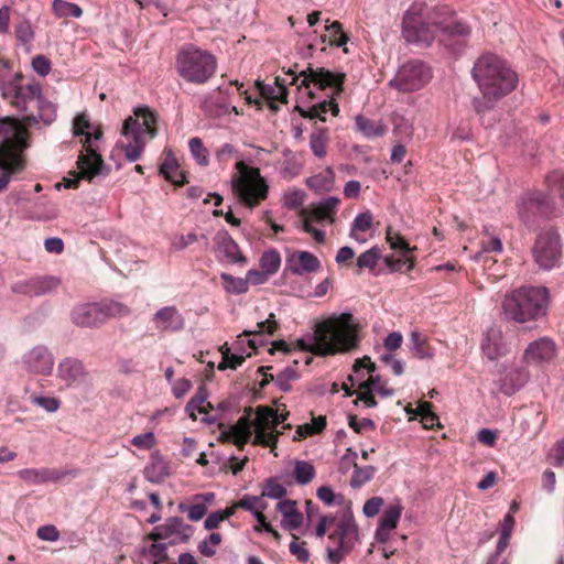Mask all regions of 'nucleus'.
I'll use <instances>...</instances> for the list:
<instances>
[{
	"mask_svg": "<svg viewBox=\"0 0 564 564\" xmlns=\"http://www.w3.org/2000/svg\"><path fill=\"white\" fill-rule=\"evenodd\" d=\"M375 467L367 466V467H359L357 464H355V470L351 477V486L352 487H360L367 481H369L373 475H375Z\"/></svg>",
	"mask_w": 564,
	"mask_h": 564,
	"instance_id": "obj_53",
	"label": "nucleus"
},
{
	"mask_svg": "<svg viewBox=\"0 0 564 564\" xmlns=\"http://www.w3.org/2000/svg\"><path fill=\"white\" fill-rule=\"evenodd\" d=\"M557 356V346L550 337H541L529 344L523 354L527 364L542 365L553 361Z\"/></svg>",
	"mask_w": 564,
	"mask_h": 564,
	"instance_id": "obj_18",
	"label": "nucleus"
},
{
	"mask_svg": "<svg viewBox=\"0 0 564 564\" xmlns=\"http://www.w3.org/2000/svg\"><path fill=\"white\" fill-rule=\"evenodd\" d=\"M280 325L275 318V314L270 313L265 321L257 323V328L254 330H245L242 335L252 336V335H273Z\"/></svg>",
	"mask_w": 564,
	"mask_h": 564,
	"instance_id": "obj_47",
	"label": "nucleus"
},
{
	"mask_svg": "<svg viewBox=\"0 0 564 564\" xmlns=\"http://www.w3.org/2000/svg\"><path fill=\"white\" fill-rule=\"evenodd\" d=\"M160 173L164 178L177 186H183L187 183L185 175L178 172V164L175 158L167 156L160 166Z\"/></svg>",
	"mask_w": 564,
	"mask_h": 564,
	"instance_id": "obj_30",
	"label": "nucleus"
},
{
	"mask_svg": "<svg viewBox=\"0 0 564 564\" xmlns=\"http://www.w3.org/2000/svg\"><path fill=\"white\" fill-rule=\"evenodd\" d=\"M471 77L481 96L473 99L477 115L484 116L510 95L518 86V74L509 63L495 53H484L474 63Z\"/></svg>",
	"mask_w": 564,
	"mask_h": 564,
	"instance_id": "obj_1",
	"label": "nucleus"
},
{
	"mask_svg": "<svg viewBox=\"0 0 564 564\" xmlns=\"http://www.w3.org/2000/svg\"><path fill=\"white\" fill-rule=\"evenodd\" d=\"M215 497L214 492L195 495L191 506L184 503L180 505V511L187 512V517L191 521H199L206 514L207 507L214 502Z\"/></svg>",
	"mask_w": 564,
	"mask_h": 564,
	"instance_id": "obj_26",
	"label": "nucleus"
},
{
	"mask_svg": "<svg viewBox=\"0 0 564 564\" xmlns=\"http://www.w3.org/2000/svg\"><path fill=\"white\" fill-rule=\"evenodd\" d=\"M15 39L22 45H28L33 41L34 31L28 20H23L15 25Z\"/></svg>",
	"mask_w": 564,
	"mask_h": 564,
	"instance_id": "obj_55",
	"label": "nucleus"
},
{
	"mask_svg": "<svg viewBox=\"0 0 564 564\" xmlns=\"http://www.w3.org/2000/svg\"><path fill=\"white\" fill-rule=\"evenodd\" d=\"M316 475L314 466L306 460H296L293 477L299 485L310 484Z\"/></svg>",
	"mask_w": 564,
	"mask_h": 564,
	"instance_id": "obj_39",
	"label": "nucleus"
},
{
	"mask_svg": "<svg viewBox=\"0 0 564 564\" xmlns=\"http://www.w3.org/2000/svg\"><path fill=\"white\" fill-rule=\"evenodd\" d=\"M340 200L336 197H328L324 199L318 206L312 210V217L317 221H334V215Z\"/></svg>",
	"mask_w": 564,
	"mask_h": 564,
	"instance_id": "obj_32",
	"label": "nucleus"
},
{
	"mask_svg": "<svg viewBox=\"0 0 564 564\" xmlns=\"http://www.w3.org/2000/svg\"><path fill=\"white\" fill-rule=\"evenodd\" d=\"M256 84L259 88V93H260L261 97L264 98L265 100L273 99V100H279L280 102H283V104L288 102V89H286L284 79L280 78V77H275L274 86L265 85L261 82H257Z\"/></svg>",
	"mask_w": 564,
	"mask_h": 564,
	"instance_id": "obj_27",
	"label": "nucleus"
},
{
	"mask_svg": "<svg viewBox=\"0 0 564 564\" xmlns=\"http://www.w3.org/2000/svg\"><path fill=\"white\" fill-rule=\"evenodd\" d=\"M57 377L63 380L67 387H70L86 382L88 372L80 360L76 358H65L58 364Z\"/></svg>",
	"mask_w": 564,
	"mask_h": 564,
	"instance_id": "obj_23",
	"label": "nucleus"
},
{
	"mask_svg": "<svg viewBox=\"0 0 564 564\" xmlns=\"http://www.w3.org/2000/svg\"><path fill=\"white\" fill-rule=\"evenodd\" d=\"M102 137L100 129L94 132H87L85 138L82 140L83 149L85 153H80L77 159V167L82 171V176L87 177L91 181L95 176L100 174L104 166V160L101 155L93 145V140H99Z\"/></svg>",
	"mask_w": 564,
	"mask_h": 564,
	"instance_id": "obj_15",
	"label": "nucleus"
},
{
	"mask_svg": "<svg viewBox=\"0 0 564 564\" xmlns=\"http://www.w3.org/2000/svg\"><path fill=\"white\" fill-rule=\"evenodd\" d=\"M155 329L159 332H180L185 326V321L175 306L160 308L152 318Z\"/></svg>",
	"mask_w": 564,
	"mask_h": 564,
	"instance_id": "obj_24",
	"label": "nucleus"
},
{
	"mask_svg": "<svg viewBox=\"0 0 564 564\" xmlns=\"http://www.w3.org/2000/svg\"><path fill=\"white\" fill-rule=\"evenodd\" d=\"M328 35L322 36L323 42H325V37L328 36V43L332 46H343L347 43L348 36L343 31V25L339 21L332 22L328 26H326Z\"/></svg>",
	"mask_w": 564,
	"mask_h": 564,
	"instance_id": "obj_43",
	"label": "nucleus"
},
{
	"mask_svg": "<svg viewBox=\"0 0 564 564\" xmlns=\"http://www.w3.org/2000/svg\"><path fill=\"white\" fill-rule=\"evenodd\" d=\"M261 498L282 499L286 496V488L275 478H269L262 484Z\"/></svg>",
	"mask_w": 564,
	"mask_h": 564,
	"instance_id": "obj_46",
	"label": "nucleus"
},
{
	"mask_svg": "<svg viewBox=\"0 0 564 564\" xmlns=\"http://www.w3.org/2000/svg\"><path fill=\"white\" fill-rule=\"evenodd\" d=\"M536 264L545 270L554 268L562 256V245L558 232L553 228L542 230L532 249Z\"/></svg>",
	"mask_w": 564,
	"mask_h": 564,
	"instance_id": "obj_12",
	"label": "nucleus"
},
{
	"mask_svg": "<svg viewBox=\"0 0 564 564\" xmlns=\"http://www.w3.org/2000/svg\"><path fill=\"white\" fill-rule=\"evenodd\" d=\"M281 265V257L280 253L274 250L265 251L260 259V267L264 270L269 275H272L278 272Z\"/></svg>",
	"mask_w": 564,
	"mask_h": 564,
	"instance_id": "obj_48",
	"label": "nucleus"
},
{
	"mask_svg": "<svg viewBox=\"0 0 564 564\" xmlns=\"http://www.w3.org/2000/svg\"><path fill=\"white\" fill-rule=\"evenodd\" d=\"M384 262L391 271H402L403 267H406V271H411L415 265V259L413 257L395 259L393 256H388L384 258Z\"/></svg>",
	"mask_w": 564,
	"mask_h": 564,
	"instance_id": "obj_58",
	"label": "nucleus"
},
{
	"mask_svg": "<svg viewBox=\"0 0 564 564\" xmlns=\"http://www.w3.org/2000/svg\"><path fill=\"white\" fill-rule=\"evenodd\" d=\"M551 463L556 467L564 464V437L555 443L551 452Z\"/></svg>",
	"mask_w": 564,
	"mask_h": 564,
	"instance_id": "obj_64",
	"label": "nucleus"
},
{
	"mask_svg": "<svg viewBox=\"0 0 564 564\" xmlns=\"http://www.w3.org/2000/svg\"><path fill=\"white\" fill-rule=\"evenodd\" d=\"M386 239L392 249H400L404 254L412 251V248L409 246L403 236L400 232L393 231L391 227L387 229ZM415 248H413V250Z\"/></svg>",
	"mask_w": 564,
	"mask_h": 564,
	"instance_id": "obj_54",
	"label": "nucleus"
},
{
	"mask_svg": "<svg viewBox=\"0 0 564 564\" xmlns=\"http://www.w3.org/2000/svg\"><path fill=\"white\" fill-rule=\"evenodd\" d=\"M189 152L196 163L200 166L209 164V151L204 147L203 141L198 137H194L188 141Z\"/></svg>",
	"mask_w": 564,
	"mask_h": 564,
	"instance_id": "obj_41",
	"label": "nucleus"
},
{
	"mask_svg": "<svg viewBox=\"0 0 564 564\" xmlns=\"http://www.w3.org/2000/svg\"><path fill=\"white\" fill-rule=\"evenodd\" d=\"M296 344L301 350L311 351L317 356L347 352L357 348L359 344L358 327L350 313H343L338 317L318 323L311 345L303 339H299Z\"/></svg>",
	"mask_w": 564,
	"mask_h": 564,
	"instance_id": "obj_2",
	"label": "nucleus"
},
{
	"mask_svg": "<svg viewBox=\"0 0 564 564\" xmlns=\"http://www.w3.org/2000/svg\"><path fill=\"white\" fill-rule=\"evenodd\" d=\"M18 476L29 485L44 484L43 468H24L18 471Z\"/></svg>",
	"mask_w": 564,
	"mask_h": 564,
	"instance_id": "obj_60",
	"label": "nucleus"
},
{
	"mask_svg": "<svg viewBox=\"0 0 564 564\" xmlns=\"http://www.w3.org/2000/svg\"><path fill=\"white\" fill-rule=\"evenodd\" d=\"M254 427L256 431L275 430L274 409L270 406H258Z\"/></svg>",
	"mask_w": 564,
	"mask_h": 564,
	"instance_id": "obj_38",
	"label": "nucleus"
},
{
	"mask_svg": "<svg viewBox=\"0 0 564 564\" xmlns=\"http://www.w3.org/2000/svg\"><path fill=\"white\" fill-rule=\"evenodd\" d=\"M22 78L21 74H17L3 91V97L18 110L26 112L28 104L37 99L42 93V86L34 79L23 84L21 83Z\"/></svg>",
	"mask_w": 564,
	"mask_h": 564,
	"instance_id": "obj_14",
	"label": "nucleus"
},
{
	"mask_svg": "<svg viewBox=\"0 0 564 564\" xmlns=\"http://www.w3.org/2000/svg\"><path fill=\"white\" fill-rule=\"evenodd\" d=\"M530 379V372L525 368H512L500 379V391L506 395H512Z\"/></svg>",
	"mask_w": 564,
	"mask_h": 564,
	"instance_id": "obj_25",
	"label": "nucleus"
},
{
	"mask_svg": "<svg viewBox=\"0 0 564 564\" xmlns=\"http://www.w3.org/2000/svg\"><path fill=\"white\" fill-rule=\"evenodd\" d=\"M518 209L521 220L527 226H532L539 217H549L555 212L552 198L540 192L522 197Z\"/></svg>",
	"mask_w": 564,
	"mask_h": 564,
	"instance_id": "obj_13",
	"label": "nucleus"
},
{
	"mask_svg": "<svg viewBox=\"0 0 564 564\" xmlns=\"http://www.w3.org/2000/svg\"><path fill=\"white\" fill-rule=\"evenodd\" d=\"M402 513L400 505L389 506L382 513L379 524L386 529H395Z\"/></svg>",
	"mask_w": 564,
	"mask_h": 564,
	"instance_id": "obj_50",
	"label": "nucleus"
},
{
	"mask_svg": "<svg viewBox=\"0 0 564 564\" xmlns=\"http://www.w3.org/2000/svg\"><path fill=\"white\" fill-rule=\"evenodd\" d=\"M221 280L225 283L226 291L234 294H243L248 292V281L242 278H235L228 273H221Z\"/></svg>",
	"mask_w": 564,
	"mask_h": 564,
	"instance_id": "obj_51",
	"label": "nucleus"
},
{
	"mask_svg": "<svg viewBox=\"0 0 564 564\" xmlns=\"http://www.w3.org/2000/svg\"><path fill=\"white\" fill-rule=\"evenodd\" d=\"M22 364L31 373L48 375L53 369L54 358L45 346L40 345L24 354Z\"/></svg>",
	"mask_w": 564,
	"mask_h": 564,
	"instance_id": "obj_20",
	"label": "nucleus"
},
{
	"mask_svg": "<svg viewBox=\"0 0 564 564\" xmlns=\"http://www.w3.org/2000/svg\"><path fill=\"white\" fill-rule=\"evenodd\" d=\"M381 249L377 246L371 247L369 250L362 252L358 258L356 265L358 268L357 273L359 274L361 270L368 269L373 271L381 258Z\"/></svg>",
	"mask_w": 564,
	"mask_h": 564,
	"instance_id": "obj_37",
	"label": "nucleus"
},
{
	"mask_svg": "<svg viewBox=\"0 0 564 564\" xmlns=\"http://www.w3.org/2000/svg\"><path fill=\"white\" fill-rule=\"evenodd\" d=\"M131 313L129 306L116 301L84 303L75 306L70 313L72 322L83 328H97L110 318L126 317Z\"/></svg>",
	"mask_w": 564,
	"mask_h": 564,
	"instance_id": "obj_9",
	"label": "nucleus"
},
{
	"mask_svg": "<svg viewBox=\"0 0 564 564\" xmlns=\"http://www.w3.org/2000/svg\"><path fill=\"white\" fill-rule=\"evenodd\" d=\"M192 532V527L185 524L182 518L171 517L166 519L165 523L156 525L150 533H148L145 535V540L159 542L173 538L171 544H174L177 541H187Z\"/></svg>",
	"mask_w": 564,
	"mask_h": 564,
	"instance_id": "obj_17",
	"label": "nucleus"
},
{
	"mask_svg": "<svg viewBox=\"0 0 564 564\" xmlns=\"http://www.w3.org/2000/svg\"><path fill=\"white\" fill-rule=\"evenodd\" d=\"M134 117H128L122 126V135L127 143L122 144L124 156L128 161L139 160L144 151L148 140L158 134L155 128L156 115L149 107L135 108Z\"/></svg>",
	"mask_w": 564,
	"mask_h": 564,
	"instance_id": "obj_5",
	"label": "nucleus"
},
{
	"mask_svg": "<svg viewBox=\"0 0 564 564\" xmlns=\"http://www.w3.org/2000/svg\"><path fill=\"white\" fill-rule=\"evenodd\" d=\"M242 437H251L250 422L246 416H241L236 424L230 426L228 432L224 433V438L226 441Z\"/></svg>",
	"mask_w": 564,
	"mask_h": 564,
	"instance_id": "obj_45",
	"label": "nucleus"
},
{
	"mask_svg": "<svg viewBox=\"0 0 564 564\" xmlns=\"http://www.w3.org/2000/svg\"><path fill=\"white\" fill-rule=\"evenodd\" d=\"M44 482H58L66 477H76L75 469L43 468Z\"/></svg>",
	"mask_w": 564,
	"mask_h": 564,
	"instance_id": "obj_57",
	"label": "nucleus"
},
{
	"mask_svg": "<svg viewBox=\"0 0 564 564\" xmlns=\"http://www.w3.org/2000/svg\"><path fill=\"white\" fill-rule=\"evenodd\" d=\"M306 542H297V536L294 535V541L290 544V552L296 556V558L302 562L306 563L310 560V552L305 547Z\"/></svg>",
	"mask_w": 564,
	"mask_h": 564,
	"instance_id": "obj_63",
	"label": "nucleus"
},
{
	"mask_svg": "<svg viewBox=\"0 0 564 564\" xmlns=\"http://www.w3.org/2000/svg\"><path fill=\"white\" fill-rule=\"evenodd\" d=\"M321 269V261L316 256L304 250L289 251L285 258V270L295 275L313 273Z\"/></svg>",
	"mask_w": 564,
	"mask_h": 564,
	"instance_id": "obj_21",
	"label": "nucleus"
},
{
	"mask_svg": "<svg viewBox=\"0 0 564 564\" xmlns=\"http://www.w3.org/2000/svg\"><path fill=\"white\" fill-rule=\"evenodd\" d=\"M131 444L140 449H151L156 444V438L154 433L147 432L144 434L135 435L131 440Z\"/></svg>",
	"mask_w": 564,
	"mask_h": 564,
	"instance_id": "obj_62",
	"label": "nucleus"
},
{
	"mask_svg": "<svg viewBox=\"0 0 564 564\" xmlns=\"http://www.w3.org/2000/svg\"><path fill=\"white\" fill-rule=\"evenodd\" d=\"M220 351H221V355H223V361L219 362V365H218V369L219 370H226L228 368L235 370L239 366H241L245 362V360H246V357L243 355L231 354L230 349L227 346V344H225L220 348Z\"/></svg>",
	"mask_w": 564,
	"mask_h": 564,
	"instance_id": "obj_49",
	"label": "nucleus"
},
{
	"mask_svg": "<svg viewBox=\"0 0 564 564\" xmlns=\"http://www.w3.org/2000/svg\"><path fill=\"white\" fill-rule=\"evenodd\" d=\"M481 350L489 360H497L507 356L510 348L502 332L492 327L487 330L481 341Z\"/></svg>",
	"mask_w": 564,
	"mask_h": 564,
	"instance_id": "obj_22",
	"label": "nucleus"
},
{
	"mask_svg": "<svg viewBox=\"0 0 564 564\" xmlns=\"http://www.w3.org/2000/svg\"><path fill=\"white\" fill-rule=\"evenodd\" d=\"M288 74L292 76L290 85H295L300 77H302L299 88L305 87L310 89L311 85L322 90L325 88H334L337 95L343 91V85L346 78L344 73H333L323 67L313 68L311 66L301 70L299 75L292 69H290Z\"/></svg>",
	"mask_w": 564,
	"mask_h": 564,
	"instance_id": "obj_11",
	"label": "nucleus"
},
{
	"mask_svg": "<svg viewBox=\"0 0 564 564\" xmlns=\"http://www.w3.org/2000/svg\"><path fill=\"white\" fill-rule=\"evenodd\" d=\"M372 223L373 217L369 210L357 215L351 225L349 232L350 238L359 242H364L366 239L364 237H359L358 232L368 231L372 227Z\"/></svg>",
	"mask_w": 564,
	"mask_h": 564,
	"instance_id": "obj_36",
	"label": "nucleus"
},
{
	"mask_svg": "<svg viewBox=\"0 0 564 564\" xmlns=\"http://www.w3.org/2000/svg\"><path fill=\"white\" fill-rule=\"evenodd\" d=\"M377 380H379V376H369L367 380L358 383V388L360 390L358 400L362 401L367 408H373L377 405V401L372 393V386Z\"/></svg>",
	"mask_w": 564,
	"mask_h": 564,
	"instance_id": "obj_42",
	"label": "nucleus"
},
{
	"mask_svg": "<svg viewBox=\"0 0 564 564\" xmlns=\"http://www.w3.org/2000/svg\"><path fill=\"white\" fill-rule=\"evenodd\" d=\"M545 184L550 193L556 195L564 207V173L552 171L545 176Z\"/></svg>",
	"mask_w": 564,
	"mask_h": 564,
	"instance_id": "obj_40",
	"label": "nucleus"
},
{
	"mask_svg": "<svg viewBox=\"0 0 564 564\" xmlns=\"http://www.w3.org/2000/svg\"><path fill=\"white\" fill-rule=\"evenodd\" d=\"M61 280L53 275H35L25 280L17 281L11 285L14 294L25 296H42L57 290Z\"/></svg>",
	"mask_w": 564,
	"mask_h": 564,
	"instance_id": "obj_16",
	"label": "nucleus"
},
{
	"mask_svg": "<svg viewBox=\"0 0 564 564\" xmlns=\"http://www.w3.org/2000/svg\"><path fill=\"white\" fill-rule=\"evenodd\" d=\"M217 241L228 261L232 263L247 262L246 257L240 252L239 246L228 232L219 234Z\"/></svg>",
	"mask_w": 564,
	"mask_h": 564,
	"instance_id": "obj_28",
	"label": "nucleus"
},
{
	"mask_svg": "<svg viewBox=\"0 0 564 564\" xmlns=\"http://www.w3.org/2000/svg\"><path fill=\"white\" fill-rule=\"evenodd\" d=\"M334 524L335 529L328 535L329 541L352 549L358 542V527L352 514L343 513Z\"/></svg>",
	"mask_w": 564,
	"mask_h": 564,
	"instance_id": "obj_19",
	"label": "nucleus"
},
{
	"mask_svg": "<svg viewBox=\"0 0 564 564\" xmlns=\"http://www.w3.org/2000/svg\"><path fill=\"white\" fill-rule=\"evenodd\" d=\"M296 379L297 371L292 367H288L275 377V383L282 391L288 392L291 390V381Z\"/></svg>",
	"mask_w": 564,
	"mask_h": 564,
	"instance_id": "obj_59",
	"label": "nucleus"
},
{
	"mask_svg": "<svg viewBox=\"0 0 564 564\" xmlns=\"http://www.w3.org/2000/svg\"><path fill=\"white\" fill-rule=\"evenodd\" d=\"M547 290L545 288H521L508 294L502 307L507 318L525 323L545 314Z\"/></svg>",
	"mask_w": 564,
	"mask_h": 564,
	"instance_id": "obj_7",
	"label": "nucleus"
},
{
	"mask_svg": "<svg viewBox=\"0 0 564 564\" xmlns=\"http://www.w3.org/2000/svg\"><path fill=\"white\" fill-rule=\"evenodd\" d=\"M175 69L186 83L206 84L217 70V58L194 44L182 46L175 56Z\"/></svg>",
	"mask_w": 564,
	"mask_h": 564,
	"instance_id": "obj_6",
	"label": "nucleus"
},
{
	"mask_svg": "<svg viewBox=\"0 0 564 564\" xmlns=\"http://www.w3.org/2000/svg\"><path fill=\"white\" fill-rule=\"evenodd\" d=\"M437 12L447 13V9L445 7L437 8L430 21L426 22L417 6L409 8L402 20V35L405 41L430 44L438 32L448 35H467L469 33V28L466 24L454 21L451 14L438 19Z\"/></svg>",
	"mask_w": 564,
	"mask_h": 564,
	"instance_id": "obj_4",
	"label": "nucleus"
},
{
	"mask_svg": "<svg viewBox=\"0 0 564 564\" xmlns=\"http://www.w3.org/2000/svg\"><path fill=\"white\" fill-rule=\"evenodd\" d=\"M328 142L329 135L327 128H319L310 137V148L317 158H324L327 154Z\"/></svg>",
	"mask_w": 564,
	"mask_h": 564,
	"instance_id": "obj_34",
	"label": "nucleus"
},
{
	"mask_svg": "<svg viewBox=\"0 0 564 564\" xmlns=\"http://www.w3.org/2000/svg\"><path fill=\"white\" fill-rule=\"evenodd\" d=\"M253 516L258 521V525L254 527V530L257 532L264 530L265 532L270 533L275 541L280 542L281 534L267 521V518L263 514V512H261V510H257L256 512H253Z\"/></svg>",
	"mask_w": 564,
	"mask_h": 564,
	"instance_id": "obj_61",
	"label": "nucleus"
},
{
	"mask_svg": "<svg viewBox=\"0 0 564 564\" xmlns=\"http://www.w3.org/2000/svg\"><path fill=\"white\" fill-rule=\"evenodd\" d=\"M432 79V69L424 62L412 59L403 64L390 86L403 93L416 91Z\"/></svg>",
	"mask_w": 564,
	"mask_h": 564,
	"instance_id": "obj_10",
	"label": "nucleus"
},
{
	"mask_svg": "<svg viewBox=\"0 0 564 564\" xmlns=\"http://www.w3.org/2000/svg\"><path fill=\"white\" fill-rule=\"evenodd\" d=\"M279 434L275 430L256 431L253 444L270 447L271 451H274Z\"/></svg>",
	"mask_w": 564,
	"mask_h": 564,
	"instance_id": "obj_52",
	"label": "nucleus"
},
{
	"mask_svg": "<svg viewBox=\"0 0 564 564\" xmlns=\"http://www.w3.org/2000/svg\"><path fill=\"white\" fill-rule=\"evenodd\" d=\"M37 102V109L39 113L37 117L33 113L25 115L24 119L28 123H36L40 120H42L45 123H51L55 117H56V109L54 104H52L50 100L43 97L42 93L36 99Z\"/></svg>",
	"mask_w": 564,
	"mask_h": 564,
	"instance_id": "obj_29",
	"label": "nucleus"
},
{
	"mask_svg": "<svg viewBox=\"0 0 564 564\" xmlns=\"http://www.w3.org/2000/svg\"><path fill=\"white\" fill-rule=\"evenodd\" d=\"M239 174L232 176V191L247 207H256L268 197L269 187L258 167L248 166L243 161L236 163Z\"/></svg>",
	"mask_w": 564,
	"mask_h": 564,
	"instance_id": "obj_8",
	"label": "nucleus"
},
{
	"mask_svg": "<svg viewBox=\"0 0 564 564\" xmlns=\"http://www.w3.org/2000/svg\"><path fill=\"white\" fill-rule=\"evenodd\" d=\"M30 402L36 406L43 408L47 412H55L61 405V401L57 398L37 394H31Z\"/></svg>",
	"mask_w": 564,
	"mask_h": 564,
	"instance_id": "obj_56",
	"label": "nucleus"
},
{
	"mask_svg": "<svg viewBox=\"0 0 564 564\" xmlns=\"http://www.w3.org/2000/svg\"><path fill=\"white\" fill-rule=\"evenodd\" d=\"M52 8L55 15L58 18H79L83 14V10L80 9V7L64 0H54Z\"/></svg>",
	"mask_w": 564,
	"mask_h": 564,
	"instance_id": "obj_44",
	"label": "nucleus"
},
{
	"mask_svg": "<svg viewBox=\"0 0 564 564\" xmlns=\"http://www.w3.org/2000/svg\"><path fill=\"white\" fill-rule=\"evenodd\" d=\"M355 121L358 131H360L366 138L381 137L386 132L384 127L380 122L373 121L361 115L357 116Z\"/></svg>",
	"mask_w": 564,
	"mask_h": 564,
	"instance_id": "obj_35",
	"label": "nucleus"
},
{
	"mask_svg": "<svg viewBox=\"0 0 564 564\" xmlns=\"http://www.w3.org/2000/svg\"><path fill=\"white\" fill-rule=\"evenodd\" d=\"M28 137L29 131L20 121L10 117L0 120V192L25 169L23 152L28 148Z\"/></svg>",
	"mask_w": 564,
	"mask_h": 564,
	"instance_id": "obj_3",
	"label": "nucleus"
},
{
	"mask_svg": "<svg viewBox=\"0 0 564 564\" xmlns=\"http://www.w3.org/2000/svg\"><path fill=\"white\" fill-rule=\"evenodd\" d=\"M207 398V388L205 386H199L195 395L187 402L185 411L193 421L197 420L196 412L207 413V409L205 408Z\"/></svg>",
	"mask_w": 564,
	"mask_h": 564,
	"instance_id": "obj_33",
	"label": "nucleus"
},
{
	"mask_svg": "<svg viewBox=\"0 0 564 564\" xmlns=\"http://www.w3.org/2000/svg\"><path fill=\"white\" fill-rule=\"evenodd\" d=\"M410 341L412 344V354L419 359H432L434 357V350L427 341V337L419 332H412L410 335Z\"/></svg>",
	"mask_w": 564,
	"mask_h": 564,
	"instance_id": "obj_31",
	"label": "nucleus"
}]
</instances>
